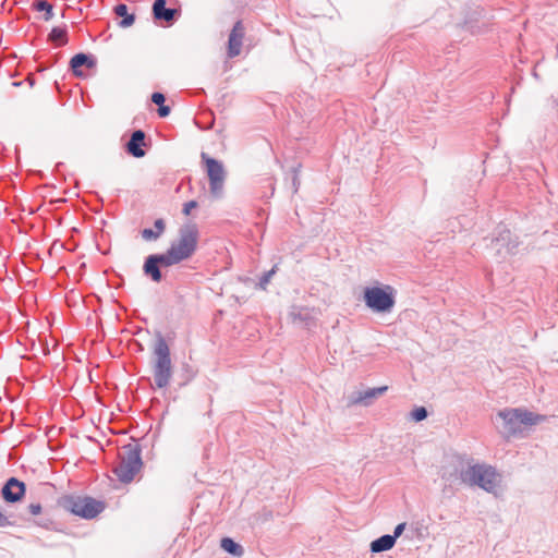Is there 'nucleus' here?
I'll return each instance as SVG.
<instances>
[{
    "instance_id": "nucleus-4",
    "label": "nucleus",
    "mask_w": 558,
    "mask_h": 558,
    "mask_svg": "<svg viewBox=\"0 0 558 558\" xmlns=\"http://www.w3.org/2000/svg\"><path fill=\"white\" fill-rule=\"evenodd\" d=\"M142 450L138 445L129 444L119 453L118 463L112 472L122 483H131L143 466Z\"/></svg>"
},
{
    "instance_id": "nucleus-1",
    "label": "nucleus",
    "mask_w": 558,
    "mask_h": 558,
    "mask_svg": "<svg viewBox=\"0 0 558 558\" xmlns=\"http://www.w3.org/2000/svg\"><path fill=\"white\" fill-rule=\"evenodd\" d=\"M441 477L450 483L459 481L469 487H480L495 496L502 481V475L495 466L477 463L466 454L453 456L449 465L442 468Z\"/></svg>"
},
{
    "instance_id": "nucleus-5",
    "label": "nucleus",
    "mask_w": 558,
    "mask_h": 558,
    "mask_svg": "<svg viewBox=\"0 0 558 558\" xmlns=\"http://www.w3.org/2000/svg\"><path fill=\"white\" fill-rule=\"evenodd\" d=\"M58 505L83 519L96 518L105 510V502L88 496L65 495L59 498Z\"/></svg>"
},
{
    "instance_id": "nucleus-12",
    "label": "nucleus",
    "mask_w": 558,
    "mask_h": 558,
    "mask_svg": "<svg viewBox=\"0 0 558 558\" xmlns=\"http://www.w3.org/2000/svg\"><path fill=\"white\" fill-rule=\"evenodd\" d=\"M317 312L315 308L292 305L288 312V319L295 326L310 329L315 325Z\"/></svg>"
},
{
    "instance_id": "nucleus-21",
    "label": "nucleus",
    "mask_w": 558,
    "mask_h": 558,
    "mask_svg": "<svg viewBox=\"0 0 558 558\" xmlns=\"http://www.w3.org/2000/svg\"><path fill=\"white\" fill-rule=\"evenodd\" d=\"M114 12L118 16H121L123 17L120 22V26L121 27H130L131 25H133L134 21H135V16L133 14H129L128 13V7L125 4H118L116 8H114Z\"/></svg>"
},
{
    "instance_id": "nucleus-3",
    "label": "nucleus",
    "mask_w": 558,
    "mask_h": 558,
    "mask_svg": "<svg viewBox=\"0 0 558 558\" xmlns=\"http://www.w3.org/2000/svg\"><path fill=\"white\" fill-rule=\"evenodd\" d=\"M153 374L158 388L167 387L172 377L170 349L160 333L157 335L153 347Z\"/></svg>"
},
{
    "instance_id": "nucleus-23",
    "label": "nucleus",
    "mask_w": 558,
    "mask_h": 558,
    "mask_svg": "<svg viewBox=\"0 0 558 558\" xmlns=\"http://www.w3.org/2000/svg\"><path fill=\"white\" fill-rule=\"evenodd\" d=\"M35 9L39 12H45V21H50L53 17L52 5L45 0L37 1L35 3Z\"/></svg>"
},
{
    "instance_id": "nucleus-28",
    "label": "nucleus",
    "mask_w": 558,
    "mask_h": 558,
    "mask_svg": "<svg viewBox=\"0 0 558 558\" xmlns=\"http://www.w3.org/2000/svg\"><path fill=\"white\" fill-rule=\"evenodd\" d=\"M198 206L197 202L196 201H190L187 203H185L183 205V209H182V213L185 215V216H189L192 211V209L196 208Z\"/></svg>"
},
{
    "instance_id": "nucleus-13",
    "label": "nucleus",
    "mask_w": 558,
    "mask_h": 558,
    "mask_svg": "<svg viewBox=\"0 0 558 558\" xmlns=\"http://www.w3.org/2000/svg\"><path fill=\"white\" fill-rule=\"evenodd\" d=\"M25 492L26 485L24 482L16 477H10L1 488V497L5 502L14 504L24 497Z\"/></svg>"
},
{
    "instance_id": "nucleus-8",
    "label": "nucleus",
    "mask_w": 558,
    "mask_h": 558,
    "mask_svg": "<svg viewBox=\"0 0 558 558\" xmlns=\"http://www.w3.org/2000/svg\"><path fill=\"white\" fill-rule=\"evenodd\" d=\"M519 242L511 231L504 226L498 227L497 235L492 240V248L495 250L497 259L502 260L513 255Z\"/></svg>"
},
{
    "instance_id": "nucleus-32",
    "label": "nucleus",
    "mask_w": 558,
    "mask_h": 558,
    "mask_svg": "<svg viewBox=\"0 0 558 558\" xmlns=\"http://www.w3.org/2000/svg\"><path fill=\"white\" fill-rule=\"evenodd\" d=\"M154 226H155V230L157 232H159V234L161 235L166 228L165 221L162 219H157V220H155Z\"/></svg>"
},
{
    "instance_id": "nucleus-20",
    "label": "nucleus",
    "mask_w": 558,
    "mask_h": 558,
    "mask_svg": "<svg viewBox=\"0 0 558 558\" xmlns=\"http://www.w3.org/2000/svg\"><path fill=\"white\" fill-rule=\"evenodd\" d=\"M221 548L234 557H241L244 553L243 547L231 537H223L220 542Z\"/></svg>"
},
{
    "instance_id": "nucleus-33",
    "label": "nucleus",
    "mask_w": 558,
    "mask_h": 558,
    "mask_svg": "<svg viewBox=\"0 0 558 558\" xmlns=\"http://www.w3.org/2000/svg\"><path fill=\"white\" fill-rule=\"evenodd\" d=\"M169 113H170V108L168 106H165V105L159 106V108H158L159 117L166 118L169 116Z\"/></svg>"
},
{
    "instance_id": "nucleus-16",
    "label": "nucleus",
    "mask_w": 558,
    "mask_h": 558,
    "mask_svg": "<svg viewBox=\"0 0 558 558\" xmlns=\"http://www.w3.org/2000/svg\"><path fill=\"white\" fill-rule=\"evenodd\" d=\"M145 141V133L142 130H136L132 133L130 141L126 144V150L135 158L145 156V150L142 148Z\"/></svg>"
},
{
    "instance_id": "nucleus-26",
    "label": "nucleus",
    "mask_w": 558,
    "mask_h": 558,
    "mask_svg": "<svg viewBox=\"0 0 558 558\" xmlns=\"http://www.w3.org/2000/svg\"><path fill=\"white\" fill-rule=\"evenodd\" d=\"M292 172H293V177H292V192L295 194L298 193L299 189H300V178H299V174H300V166L298 167H293L292 168Z\"/></svg>"
},
{
    "instance_id": "nucleus-6",
    "label": "nucleus",
    "mask_w": 558,
    "mask_h": 558,
    "mask_svg": "<svg viewBox=\"0 0 558 558\" xmlns=\"http://www.w3.org/2000/svg\"><path fill=\"white\" fill-rule=\"evenodd\" d=\"M364 302L375 313H390L396 304V290L389 284L366 288Z\"/></svg>"
},
{
    "instance_id": "nucleus-27",
    "label": "nucleus",
    "mask_w": 558,
    "mask_h": 558,
    "mask_svg": "<svg viewBox=\"0 0 558 558\" xmlns=\"http://www.w3.org/2000/svg\"><path fill=\"white\" fill-rule=\"evenodd\" d=\"M428 411L425 407H417L410 412V418H426Z\"/></svg>"
},
{
    "instance_id": "nucleus-25",
    "label": "nucleus",
    "mask_w": 558,
    "mask_h": 558,
    "mask_svg": "<svg viewBox=\"0 0 558 558\" xmlns=\"http://www.w3.org/2000/svg\"><path fill=\"white\" fill-rule=\"evenodd\" d=\"M141 234L145 241H156L160 238L159 232L153 229H143Z\"/></svg>"
},
{
    "instance_id": "nucleus-19",
    "label": "nucleus",
    "mask_w": 558,
    "mask_h": 558,
    "mask_svg": "<svg viewBox=\"0 0 558 558\" xmlns=\"http://www.w3.org/2000/svg\"><path fill=\"white\" fill-rule=\"evenodd\" d=\"M396 544V536H390V534L381 535L380 537L374 539L369 549L372 553H383L391 549Z\"/></svg>"
},
{
    "instance_id": "nucleus-31",
    "label": "nucleus",
    "mask_w": 558,
    "mask_h": 558,
    "mask_svg": "<svg viewBox=\"0 0 558 558\" xmlns=\"http://www.w3.org/2000/svg\"><path fill=\"white\" fill-rule=\"evenodd\" d=\"M405 525L407 523L405 522H402V523H399L396 527H395V531H393V534H391L390 536H396V539L401 536V534L403 533L404 529H405Z\"/></svg>"
},
{
    "instance_id": "nucleus-10",
    "label": "nucleus",
    "mask_w": 558,
    "mask_h": 558,
    "mask_svg": "<svg viewBox=\"0 0 558 558\" xmlns=\"http://www.w3.org/2000/svg\"><path fill=\"white\" fill-rule=\"evenodd\" d=\"M174 263L166 253L148 255L143 265V272L154 282H160L162 279L161 267H171Z\"/></svg>"
},
{
    "instance_id": "nucleus-11",
    "label": "nucleus",
    "mask_w": 558,
    "mask_h": 558,
    "mask_svg": "<svg viewBox=\"0 0 558 558\" xmlns=\"http://www.w3.org/2000/svg\"><path fill=\"white\" fill-rule=\"evenodd\" d=\"M538 421H500L497 425L498 432L506 438H524Z\"/></svg>"
},
{
    "instance_id": "nucleus-17",
    "label": "nucleus",
    "mask_w": 558,
    "mask_h": 558,
    "mask_svg": "<svg viewBox=\"0 0 558 558\" xmlns=\"http://www.w3.org/2000/svg\"><path fill=\"white\" fill-rule=\"evenodd\" d=\"M82 66H86L88 69H93L96 66V59L86 53H77L72 57L70 61V68L76 76H82L83 72L80 70Z\"/></svg>"
},
{
    "instance_id": "nucleus-2",
    "label": "nucleus",
    "mask_w": 558,
    "mask_h": 558,
    "mask_svg": "<svg viewBox=\"0 0 558 558\" xmlns=\"http://www.w3.org/2000/svg\"><path fill=\"white\" fill-rule=\"evenodd\" d=\"M199 238L198 227L195 222L183 223L178 231V238L171 242L166 254L174 265L191 258L197 250Z\"/></svg>"
},
{
    "instance_id": "nucleus-18",
    "label": "nucleus",
    "mask_w": 558,
    "mask_h": 558,
    "mask_svg": "<svg viewBox=\"0 0 558 558\" xmlns=\"http://www.w3.org/2000/svg\"><path fill=\"white\" fill-rule=\"evenodd\" d=\"M498 418H546L545 415L534 414L533 412L517 408V409H504L497 413Z\"/></svg>"
},
{
    "instance_id": "nucleus-30",
    "label": "nucleus",
    "mask_w": 558,
    "mask_h": 558,
    "mask_svg": "<svg viewBox=\"0 0 558 558\" xmlns=\"http://www.w3.org/2000/svg\"><path fill=\"white\" fill-rule=\"evenodd\" d=\"M27 509L29 513L33 515H38L39 513H41V505L38 502L29 504Z\"/></svg>"
},
{
    "instance_id": "nucleus-29",
    "label": "nucleus",
    "mask_w": 558,
    "mask_h": 558,
    "mask_svg": "<svg viewBox=\"0 0 558 558\" xmlns=\"http://www.w3.org/2000/svg\"><path fill=\"white\" fill-rule=\"evenodd\" d=\"M165 100H166V97H165V95H163V94H161V93L156 92V93H154V94L151 95V101H153L154 104L158 105V106L163 105Z\"/></svg>"
},
{
    "instance_id": "nucleus-15",
    "label": "nucleus",
    "mask_w": 558,
    "mask_h": 558,
    "mask_svg": "<svg viewBox=\"0 0 558 558\" xmlns=\"http://www.w3.org/2000/svg\"><path fill=\"white\" fill-rule=\"evenodd\" d=\"M166 3V0H155L153 3V15L157 21L172 23L179 15V11L177 9L167 8Z\"/></svg>"
},
{
    "instance_id": "nucleus-24",
    "label": "nucleus",
    "mask_w": 558,
    "mask_h": 558,
    "mask_svg": "<svg viewBox=\"0 0 558 558\" xmlns=\"http://www.w3.org/2000/svg\"><path fill=\"white\" fill-rule=\"evenodd\" d=\"M276 272V269L275 267L270 270H268L267 272H265L262 278L259 279V282H258V287L262 289V290H266V287L267 284L269 283L271 277L275 275Z\"/></svg>"
},
{
    "instance_id": "nucleus-14",
    "label": "nucleus",
    "mask_w": 558,
    "mask_h": 558,
    "mask_svg": "<svg viewBox=\"0 0 558 558\" xmlns=\"http://www.w3.org/2000/svg\"><path fill=\"white\" fill-rule=\"evenodd\" d=\"M245 28L242 21H238L230 32L228 40V57L234 58L241 53Z\"/></svg>"
},
{
    "instance_id": "nucleus-7",
    "label": "nucleus",
    "mask_w": 558,
    "mask_h": 558,
    "mask_svg": "<svg viewBox=\"0 0 558 558\" xmlns=\"http://www.w3.org/2000/svg\"><path fill=\"white\" fill-rule=\"evenodd\" d=\"M201 157L206 165L210 193L214 197L219 198L222 195L226 179L223 165L205 153H202Z\"/></svg>"
},
{
    "instance_id": "nucleus-22",
    "label": "nucleus",
    "mask_w": 558,
    "mask_h": 558,
    "mask_svg": "<svg viewBox=\"0 0 558 558\" xmlns=\"http://www.w3.org/2000/svg\"><path fill=\"white\" fill-rule=\"evenodd\" d=\"M49 40L57 46H64L68 44V33L63 27H53L49 34Z\"/></svg>"
},
{
    "instance_id": "nucleus-34",
    "label": "nucleus",
    "mask_w": 558,
    "mask_h": 558,
    "mask_svg": "<svg viewBox=\"0 0 558 558\" xmlns=\"http://www.w3.org/2000/svg\"><path fill=\"white\" fill-rule=\"evenodd\" d=\"M10 525H12V523L10 522L8 517L5 514H3L2 512H0V527H7Z\"/></svg>"
},
{
    "instance_id": "nucleus-9",
    "label": "nucleus",
    "mask_w": 558,
    "mask_h": 558,
    "mask_svg": "<svg viewBox=\"0 0 558 558\" xmlns=\"http://www.w3.org/2000/svg\"><path fill=\"white\" fill-rule=\"evenodd\" d=\"M387 386L377 387V388H364L361 387L360 389L353 390L345 397L347 405H361V407H368L371 405L377 398L383 396L386 390Z\"/></svg>"
}]
</instances>
